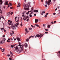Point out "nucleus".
<instances>
[{"label":"nucleus","mask_w":60,"mask_h":60,"mask_svg":"<svg viewBox=\"0 0 60 60\" xmlns=\"http://www.w3.org/2000/svg\"><path fill=\"white\" fill-rule=\"evenodd\" d=\"M0 49L1 50H2V52H4V51H2V48L1 47H0Z\"/></svg>","instance_id":"c85d7f7f"},{"label":"nucleus","mask_w":60,"mask_h":60,"mask_svg":"<svg viewBox=\"0 0 60 60\" xmlns=\"http://www.w3.org/2000/svg\"><path fill=\"white\" fill-rule=\"evenodd\" d=\"M11 48H13L14 46H13V45H11Z\"/></svg>","instance_id":"2f4dec72"},{"label":"nucleus","mask_w":60,"mask_h":60,"mask_svg":"<svg viewBox=\"0 0 60 60\" xmlns=\"http://www.w3.org/2000/svg\"><path fill=\"white\" fill-rule=\"evenodd\" d=\"M56 13H53V15H56Z\"/></svg>","instance_id":"603ef678"},{"label":"nucleus","mask_w":60,"mask_h":60,"mask_svg":"<svg viewBox=\"0 0 60 60\" xmlns=\"http://www.w3.org/2000/svg\"><path fill=\"white\" fill-rule=\"evenodd\" d=\"M9 59L10 60H11V58H9Z\"/></svg>","instance_id":"774afa93"},{"label":"nucleus","mask_w":60,"mask_h":60,"mask_svg":"<svg viewBox=\"0 0 60 60\" xmlns=\"http://www.w3.org/2000/svg\"><path fill=\"white\" fill-rule=\"evenodd\" d=\"M50 25H49L48 26V28H50Z\"/></svg>","instance_id":"393cba45"},{"label":"nucleus","mask_w":60,"mask_h":60,"mask_svg":"<svg viewBox=\"0 0 60 60\" xmlns=\"http://www.w3.org/2000/svg\"><path fill=\"white\" fill-rule=\"evenodd\" d=\"M33 12H34L33 11H32V12H31V13H30V14H32V13H33Z\"/></svg>","instance_id":"4c0bfd02"},{"label":"nucleus","mask_w":60,"mask_h":60,"mask_svg":"<svg viewBox=\"0 0 60 60\" xmlns=\"http://www.w3.org/2000/svg\"><path fill=\"white\" fill-rule=\"evenodd\" d=\"M5 40H6L5 38H3V42H5Z\"/></svg>","instance_id":"2eb2a0df"},{"label":"nucleus","mask_w":60,"mask_h":60,"mask_svg":"<svg viewBox=\"0 0 60 60\" xmlns=\"http://www.w3.org/2000/svg\"><path fill=\"white\" fill-rule=\"evenodd\" d=\"M5 42H3V41H0V44H3V43H4Z\"/></svg>","instance_id":"4468645a"},{"label":"nucleus","mask_w":60,"mask_h":60,"mask_svg":"<svg viewBox=\"0 0 60 60\" xmlns=\"http://www.w3.org/2000/svg\"><path fill=\"white\" fill-rule=\"evenodd\" d=\"M29 16H30V17H32V15L31 14H30L29 15Z\"/></svg>","instance_id":"c756f323"},{"label":"nucleus","mask_w":60,"mask_h":60,"mask_svg":"<svg viewBox=\"0 0 60 60\" xmlns=\"http://www.w3.org/2000/svg\"><path fill=\"white\" fill-rule=\"evenodd\" d=\"M33 37H34V36L30 37L29 38H27V39H26V41L28 42L29 41V39H30L31 38Z\"/></svg>","instance_id":"39448f33"},{"label":"nucleus","mask_w":60,"mask_h":60,"mask_svg":"<svg viewBox=\"0 0 60 60\" xmlns=\"http://www.w3.org/2000/svg\"><path fill=\"white\" fill-rule=\"evenodd\" d=\"M3 8H5V6H4Z\"/></svg>","instance_id":"bf43d9fd"},{"label":"nucleus","mask_w":60,"mask_h":60,"mask_svg":"<svg viewBox=\"0 0 60 60\" xmlns=\"http://www.w3.org/2000/svg\"><path fill=\"white\" fill-rule=\"evenodd\" d=\"M51 0H49L47 1V4L48 5H49L51 4L50 2H51Z\"/></svg>","instance_id":"423d86ee"},{"label":"nucleus","mask_w":60,"mask_h":60,"mask_svg":"<svg viewBox=\"0 0 60 60\" xmlns=\"http://www.w3.org/2000/svg\"><path fill=\"white\" fill-rule=\"evenodd\" d=\"M12 32L13 34H14V32L13 31H12Z\"/></svg>","instance_id":"e2e57ef3"},{"label":"nucleus","mask_w":60,"mask_h":60,"mask_svg":"<svg viewBox=\"0 0 60 60\" xmlns=\"http://www.w3.org/2000/svg\"><path fill=\"white\" fill-rule=\"evenodd\" d=\"M9 4L11 6H12V5L11 3H9Z\"/></svg>","instance_id":"bb28decb"},{"label":"nucleus","mask_w":60,"mask_h":60,"mask_svg":"<svg viewBox=\"0 0 60 60\" xmlns=\"http://www.w3.org/2000/svg\"><path fill=\"white\" fill-rule=\"evenodd\" d=\"M36 12V10H34V12Z\"/></svg>","instance_id":"5fc2aeb1"},{"label":"nucleus","mask_w":60,"mask_h":60,"mask_svg":"<svg viewBox=\"0 0 60 60\" xmlns=\"http://www.w3.org/2000/svg\"><path fill=\"white\" fill-rule=\"evenodd\" d=\"M59 8H60V7L59 6L57 7V8L58 9H59Z\"/></svg>","instance_id":"a18cd8bd"},{"label":"nucleus","mask_w":60,"mask_h":60,"mask_svg":"<svg viewBox=\"0 0 60 60\" xmlns=\"http://www.w3.org/2000/svg\"><path fill=\"white\" fill-rule=\"evenodd\" d=\"M19 17H18V20L17 21H16V22H19Z\"/></svg>","instance_id":"5701e85b"},{"label":"nucleus","mask_w":60,"mask_h":60,"mask_svg":"<svg viewBox=\"0 0 60 60\" xmlns=\"http://www.w3.org/2000/svg\"><path fill=\"white\" fill-rule=\"evenodd\" d=\"M13 38H14V40L15 41L16 40V39H15V38L14 37Z\"/></svg>","instance_id":"3c124183"},{"label":"nucleus","mask_w":60,"mask_h":60,"mask_svg":"<svg viewBox=\"0 0 60 60\" xmlns=\"http://www.w3.org/2000/svg\"><path fill=\"white\" fill-rule=\"evenodd\" d=\"M17 18V16H16L15 19V21H16Z\"/></svg>","instance_id":"a878e982"},{"label":"nucleus","mask_w":60,"mask_h":60,"mask_svg":"<svg viewBox=\"0 0 60 60\" xmlns=\"http://www.w3.org/2000/svg\"><path fill=\"white\" fill-rule=\"evenodd\" d=\"M13 13V12H11V15H12Z\"/></svg>","instance_id":"79ce46f5"},{"label":"nucleus","mask_w":60,"mask_h":60,"mask_svg":"<svg viewBox=\"0 0 60 60\" xmlns=\"http://www.w3.org/2000/svg\"><path fill=\"white\" fill-rule=\"evenodd\" d=\"M7 42H9V43H10V41H9L8 40H7Z\"/></svg>","instance_id":"c03bdc74"},{"label":"nucleus","mask_w":60,"mask_h":60,"mask_svg":"<svg viewBox=\"0 0 60 60\" xmlns=\"http://www.w3.org/2000/svg\"><path fill=\"white\" fill-rule=\"evenodd\" d=\"M28 44L27 43H25L24 44V46L26 48L28 46L27 45Z\"/></svg>","instance_id":"0eeeda50"},{"label":"nucleus","mask_w":60,"mask_h":60,"mask_svg":"<svg viewBox=\"0 0 60 60\" xmlns=\"http://www.w3.org/2000/svg\"><path fill=\"white\" fill-rule=\"evenodd\" d=\"M31 10L32 11H34V8L33 7H32Z\"/></svg>","instance_id":"aec40b11"},{"label":"nucleus","mask_w":60,"mask_h":60,"mask_svg":"<svg viewBox=\"0 0 60 60\" xmlns=\"http://www.w3.org/2000/svg\"><path fill=\"white\" fill-rule=\"evenodd\" d=\"M5 50V49H3V51H4Z\"/></svg>","instance_id":"338daca9"},{"label":"nucleus","mask_w":60,"mask_h":60,"mask_svg":"<svg viewBox=\"0 0 60 60\" xmlns=\"http://www.w3.org/2000/svg\"><path fill=\"white\" fill-rule=\"evenodd\" d=\"M34 16H36V14H34Z\"/></svg>","instance_id":"69168bd1"},{"label":"nucleus","mask_w":60,"mask_h":60,"mask_svg":"<svg viewBox=\"0 0 60 60\" xmlns=\"http://www.w3.org/2000/svg\"><path fill=\"white\" fill-rule=\"evenodd\" d=\"M0 29L1 30H4V28H1V29Z\"/></svg>","instance_id":"c9c22d12"},{"label":"nucleus","mask_w":60,"mask_h":60,"mask_svg":"<svg viewBox=\"0 0 60 60\" xmlns=\"http://www.w3.org/2000/svg\"><path fill=\"white\" fill-rule=\"evenodd\" d=\"M10 33L11 34V36H12V35H13V33Z\"/></svg>","instance_id":"473e14b6"},{"label":"nucleus","mask_w":60,"mask_h":60,"mask_svg":"<svg viewBox=\"0 0 60 60\" xmlns=\"http://www.w3.org/2000/svg\"><path fill=\"white\" fill-rule=\"evenodd\" d=\"M51 23L52 24H53L54 23V22H52Z\"/></svg>","instance_id":"4d7b16f0"},{"label":"nucleus","mask_w":60,"mask_h":60,"mask_svg":"<svg viewBox=\"0 0 60 60\" xmlns=\"http://www.w3.org/2000/svg\"><path fill=\"white\" fill-rule=\"evenodd\" d=\"M47 2H46V5H45V7H46V8L47 7Z\"/></svg>","instance_id":"b1692460"},{"label":"nucleus","mask_w":60,"mask_h":60,"mask_svg":"<svg viewBox=\"0 0 60 60\" xmlns=\"http://www.w3.org/2000/svg\"><path fill=\"white\" fill-rule=\"evenodd\" d=\"M23 19L25 21L26 20V19H25L24 18H23Z\"/></svg>","instance_id":"052dcab7"},{"label":"nucleus","mask_w":60,"mask_h":60,"mask_svg":"<svg viewBox=\"0 0 60 60\" xmlns=\"http://www.w3.org/2000/svg\"><path fill=\"white\" fill-rule=\"evenodd\" d=\"M45 31H48V30L47 29H45Z\"/></svg>","instance_id":"de8ad7c7"},{"label":"nucleus","mask_w":60,"mask_h":60,"mask_svg":"<svg viewBox=\"0 0 60 60\" xmlns=\"http://www.w3.org/2000/svg\"><path fill=\"white\" fill-rule=\"evenodd\" d=\"M58 54H59V57H60V53H58Z\"/></svg>","instance_id":"49530a36"},{"label":"nucleus","mask_w":60,"mask_h":60,"mask_svg":"<svg viewBox=\"0 0 60 60\" xmlns=\"http://www.w3.org/2000/svg\"><path fill=\"white\" fill-rule=\"evenodd\" d=\"M16 39L17 40H18V41L19 42V41H20V39L18 37H17V38Z\"/></svg>","instance_id":"9b49d317"},{"label":"nucleus","mask_w":60,"mask_h":60,"mask_svg":"<svg viewBox=\"0 0 60 60\" xmlns=\"http://www.w3.org/2000/svg\"><path fill=\"white\" fill-rule=\"evenodd\" d=\"M29 19H28L27 20H26V21L27 22H28V21L29 20Z\"/></svg>","instance_id":"e433bc0d"},{"label":"nucleus","mask_w":60,"mask_h":60,"mask_svg":"<svg viewBox=\"0 0 60 60\" xmlns=\"http://www.w3.org/2000/svg\"><path fill=\"white\" fill-rule=\"evenodd\" d=\"M20 6V3H18L17 7H19Z\"/></svg>","instance_id":"f3484780"},{"label":"nucleus","mask_w":60,"mask_h":60,"mask_svg":"<svg viewBox=\"0 0 60 60\" xmlns=\"http://www.w3.org/2000/svg\"><path fill=\"white\" fill-rule=\"evenodd\" d=\"M12 28V29L13 30H15L16 29V27L14 26H11V28Z\"/></svg>","instance_id":"20e7f679"},{"label":"nucleus","mask_w":60,"mask_h":60,"mask_svg":"<svg viewBox=\"0 0 60 60\" xmlns=\"http://www.w3.org/2000/svg\"><path fill=\"white\" fill-rule=\"evenodd\" d=\"M22 17L25 18V16L24 14L22 15Z\"/></svg>","instance_id":"4be33fe9"},{"label":"nucleus","mask_w":60,"mask_h":60,"mask_svg":"<svg viewBox=\"0 0 60 60\" xmlns=\"http://www.w3.org/2000/svg\"><path fill=\"white\" fill-rule=\"evenodd\" d=\"M5 4H6L7 5H8V7H9V4L8 3H7V2H6L5 3Z\"/></svg>","instance_id":"dca6fc26"},{"label":"nucleus","mask_w":60,"mask_h":60,"mask_svg":"<svg viewBox=\"0 0 60 60\" xmlns=\"http://www.w3.org/2000/svg\"><path fill=\"white\" fill-rule=\"evenodd\" d=\"M29 12V11H28V12L26 13V14L27 15H28Z\"/></svg>","instance_id":"72a5a7b5"},{"label":"nucleus","mask_w":60,"mask_h":60,"mask_svg":"<svg viewBox=\"0 0 60 60\" xmlns=\"http://www.w3.org/2000/svg\"><path fill=\"white\" fill-rule=\"evenodd\" d=\"M24 14H25V12H23L22 13V14H23V15H24Z\"/></svg>","instance_id":"0e129e2a"},{"label":"nucleus","mask_w":60,"mask_h":60,"mask_svg":"<svg viewBox=\"0 0 60 60\" xmlns=\"http://www.w3.org/2000/svg\"><path fill=\"white\" fill-rule=\"evenodd\" d=\"M45 18H46L47 17V15H45Z\"/></svg>","instance_id":"58836bf2"},{"label":"nucleus","mask_w":60,"mask_h":60,"mask_svg":"<svg viewBox=\"0 0 60 60\" xmlns=\"http://www.w3.org/2000/svg\"><path fill=\"white\" fill-rule=\"evenodd\" d=\"M40 14L42 15H43V11H41L40 12Z\"/></svg>","instance_id":"ddd939ff"},{"label":"nucleus","mask_w":60,"mask_h":60,"mask_svg":"<svg viewBox=\"0 0 60 60\" xmlns=\"http://www.w3.org/2000/svg\"><path fill=\"white\" fill-rule=\"evenodd\" d=\"M35 25L36 26H38V24H35Z\"/></svg>","instance_id":"09e8293b"},{"label":"nucleus","mask_w":60,"mask_h":60,"mask_svg":"<svg viewBox=\"0 0 60 60\" xmlns=\"http://www.w3.org/2000/svg\"><path fill=\"white\" fill-rule=\"evenodd\" d=\"M5 35H3V37H5Z\"/></svg>","instance_id":"ea45409f"},{"label":"nucleus","mask_w":60,"mask_h":60,"mask_svg":"<svg viewBox=\"0 0 60 60\" xmlns=\"http://www.w3.org/2000/svg\"><path fill=\"white\" fill-rule=\"evenodd\" d=\"M10 8H11V9H12L13 8H12V7H11Z\"/></svg>","instance_id":"680f3d73"},{"label":"nucleus","mask_w":60,"mask_h":60,"mask_svg":"<svg viewBox=\"0 0 60 60\" xmlns=\"http://www.w3.org/2000/svg\"><path fill=\"white\" fill-rule=\"evenodd\" d=\"M1 17L2 18H3V19H4V17H3L2 16H1Z\"/></svg>","instance_id":"37998d69"},{"label":"nucleus","mask_w":60,"mask_h":60,"mask_svg":"<svg viewBox=\"0 0 60 60\" xmlns=\"http://www.w3.org/2000/svg\"><path fill=\"white\" fill-rule=\"evenodd\" d=\"M48 32H45V34H48Z\"/></svg>","instance_id":"8fccbe9b"},{"label":"nucleus","mask_w":60,"mask_h":60,"mask_svg":"<svg viewBox=\"0 0 60 60\" xmlns=\"http://www.w3.org/2000/svg\"><path fill=\"white\" fill-rule=\"evenodd\" d=\"M36 36L38 37H39L40 38H41V37L43 36V35L41 34H37Z\"/></svg>","instance_id":"7ed1b4c3"},{"label":"nucleus","mask_w":60,"mask_h":60,"mask_svg":"<svg viewBox=\"0 0 60 60\" xmlns=\"http://www.w3.org/2000/svg\"><path fill=\"white\" fill-rule=\"evenodd\" d=\"M24 46V45H19V46L20 47L21 49L20 50V49H18V47L17 46L15 48V51H17V52H18L19 51L20 52V51H22L23 50V47Z\"/></svg>","instance_id":"f257e3e1"},{"label":"nucleus","mask_w":60,"mask_h":60,"mask_svg":"<svg viewBox=\"0 0 60 60\" xmlns=\"http://www.w3.org/2000/svg\"><path fill=\"white\" fill-rule=\"evenodd\" d=\"M4 32H6V30H4Z\"/></svg>","instance_id":"864d4df0"},{"label":"nucleus","mask_w":60,"mask_h":60,"mask_svg":"<svg viewBox=\"0 0 60 60\" xmlns=\"http://www.w3.org/2000/svg\"><path fill=\"white\" fill-rule=\"evenodd\" d=\"M30 2L29 3V6L28 5H26V4H24V5H23V7L24 8V9L25 10H29V8H29V7H31V5H30Z\"/></svg>","instance_id":"f03ea898"},{"label":"nucleus","mask_w":60,"mask_h":60,"mask_svg":"<svg viewBox=\"0 0 60 60\" xmlns=\"http://www.w3.org/2000/svg\"><path fill=\"white\" fill-rule=\"evenodd\" d=\"M29 18V17L28 16H26V17L25 18L26 19H27L28 18Z\"/></svg>","instance_id":"7c9ffc66"},{"label":"nucleus","mask_w":60,"mask_h":60,"mask_svg":"<svg viewBox=\"0 0 60 60\" xmlns=\"http://www.w3.org/2000/svg\"><path fill=\"white\" fill-rule=\"evenodd\" d=\"M8 22H9L10 23V22L11 23L12 22V21H11V20H8Z\"/></svg>","instance_id":"6ab92c4d"},{"label":"nucleus","mask_w":60,"mask_h":60,"mask_svg":"<svg viewBox=\"0 0 60 60\" xmlns=\"http://www.w3.org/2000/svg\"><path fill=\"white\" fill-rule=\"evenodd\" d=\"M10 52L11 54H12V55L13 54L12 52H11L10 51Z\"/></svg>","instance_id":"cd10ccee"},{"label":"nucleus","mask_w":60,"mask_h":60,"mask_svg":"<svg viewBox=\"0 0 60 60\" xmlns=\"http://www.w3.org/2000/svg\"><path fill=\"white\" fill-rule=\"evenodd\" d=\"M7 15L8 16H9L10 15V14L9 13H8L7 14Z\"/></svg>","instance_id":"412c9836"},{"label":"nucleus","mask_w":60,"mask_h":60,"mask_svg":"<svg viewBox=\"0 0 60 60\" xmlns=\"http://www.w3.org/2000/svg\"><path fill=\"white\" fill-rule=\"evenodd\" d=\"M3 1L2 0H0V5L2 4Z\"/></svg>","instance_id":"f8f14e48"},{"label":"nucleus","mask_w":60,"mask_h":60,"mask_svg":"<svg viewBox=\"0 0 60 60\" xmlns=\"http://www.w3.org/2000/svg\"><path fill=\"white\" fill-rule=\"evenodd\" d=\"M36 12L37 13L38 12V10H36Z\"/></svg>","instance_id":"a19ab883"},{"label":"nucleus","mask_w":60,"mask_h":60,"mask_svg":"<svg viewBox=\"0 0 60 60\" xmlns=\"http://www.w3.org/2000/svg\"><path fill=\"white\" fill-rule=\"evenodd\" d=\"M19 24V23L18 22H17L16 23V24H15V26L17 27L18 26L17 25H18Z\"/></svg>","instance_id":"9d476101"},{"label":"nucleus","mask_w":60,"mask_h":60,"mask_svg":"<svg viewBox=\"0 0 60 60\" xmlns=\"http://www.w3.org/2000/svg\"><path fill=\"white\" fill-rule=\"evenodd\" d=\"M54 22L55 23L56 22V21H54Z\"/></svg>","instance_id":"13d9d810"},{"label":"nucleus","mask_w":60,"mask_h":60,"mask_svg":"<svg viewBox=\"0 0 60 60\" xmlns=\"http://www.w3.org/2000/svg\"><path fill=\"white\" fill-rule=\"evenodd\" d=\"M32 28H30L29 29V30H32Z\"/></svg>","instance_id":"f704fd0d"},{"label":"nucleus","mask_w":60,"mask_h":60,"mask_svg":"<svg viewBox=\"0 0 60 60\" xmlns=\"http://www.w3.org/2000/svg\"><path fill=\"white\" fill-rule=\"evenodd\" d=\"M25 30L26 31V32H27V33H28L29 32V31H27L28 30H27V28H26L25 29Z\"/></svg>","instance_id":"a211bd4d"},{"label":"nucleus","mask_w":60,"mask_h":60,"mask_svg":"<svg viewBox=\"0 0 60 60\" xmlns=\"http://www.w3.org/2000/svg\"><path fill=\"white\" fill-rule=\"evenodd\" d=\"M39 20L38 19H35V23H37V22H38Z\"/></svg>","instance_id":"1a4fd4ad"},{"label":"nucleus","mask_w":60,"mask_h":60,"mask_svg":"<svg viewBox=\"0 0 60 60\" xmlns=\"http://www.w3.org/2000/svg\"><path fill=\"white\" fill-rule=\"evenodd\" d=\"M8 24H9V25H11V26H13V23H10L9 22H8Z\"/></svg>","instance_id":"6e6552de"},{"label":"nucleus","mask_w":60,"mask_h":60,"mask_svg":"<svg viewBox=\"0 0 60 60\" xmlns=\"http://www.w3.org/2000/svg\"><path fill=\"white\" fill-rule=\"evenodd\" d=\"M49 14V13H47L46 14V15H48Z\"/></svg>","instance_id":"6e6d98bb"}]
</instances>
